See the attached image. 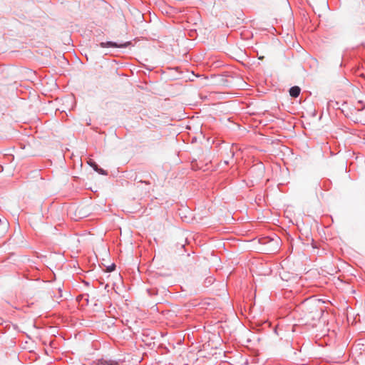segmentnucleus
Returning a JSON list of instances; mask_svg holds the SVG:
<instances>
[{"label":"nucleus","mask_w":365,"mask_h":365,"mask_svg":"<svg viewBox=\"0 0 365 365\" xmlns=\"http://www.w3.org/2000/svg\"><path fill=\"white\" fill-rule=\"evenodd\" d=\"M91 166L94 168L96 171H98V165L96 163L91 164Z\"/></svg>","instance_id":"0eeeda50"},{"label":"nucleus","mask_w":365,"mask_h":365,"mask_svg":"<svg viewBox=\"0 0 365 365\" xmlns=\"http://www.w3.org/2000/svg\"><path fill=\"white\" fill-rule=\"evenodd\" d=\"M297 309L300 314V320L312 326L315 325L324 312L319 300H306Z\"/></svg>","instance_id":"f257e3e1"},{"label":"nucleus","mask_w":365,"mask_h":365,"mask_svg":"<svg viewBox=\"0 0 365 365\" xmlns=\"http://www.w3.org/2000/svg\"><path fill=\"white\" fill-rule=\"evenodd\" d=\"M99 365H118V362L113 361L109 362L107 361H104L99 362Z\"/></svg>","instance_id":"39448f33"},{"label":"nucleus","mask_w":365,"mask_h":365,"mask_svg":"<svg viewBox=\"0 0 365 365\" xmlns=\"http://www.w3.org/2000/svg\"><path fill=\"white\" fill-rule=\"evenodd\" d=\"M97 172L102 175H106V172L101 168H98V171H97Z\"/></svg>","instance_id":"6e6552de"},{"label":"nucleus","mask_w":365,"mask_h":365,"mask_svg":"<svg viewBox=\"0 0 365 365\" xmlns=\"http://www.w3.org/2000/svg\"><path fill=\"white\" fill-rule=\"evenodd\" d=\"M300 88L299 86H293L289 89V94L292 97L297 98L300 93Z\"/></svg>","instance_id":"7ed1b4c3"},{"label":"nucleus","mask_w":365,"mask_h":365,"mask_svg":"<svg viewBox=\"0 0 365 365\" xmlns=\"http://www.w3.org/2000/svg\"><path fill=\"white\" fill-rule=\"evenodd\" d=\"M322 6H324V9H327L328 6L327 3L326 1L322 2Z\"/></svg>","instance_id":"9b49d317"},{"label":"nucleus","mask_w":365,"mask_h":365,"mask_svg":"<svg viewBox=\"0 0 365 365\" xmlns=\"http://www.w3.org/2000/svg\"><path fill=\"white\" fill-rule=\"evenodd\" d=\"M114 267H115V265L113 264L111 267H109L108 268V269L109 272H111V271H113L114 269Z\"/></svg>","instance_id":"9d476101"},{"label":"nucleus","mask_w":365,"mask_h":365,"mask_svg":"<svg viewBox=\"0 0 365 365\" xmlns=\"http://www.w3.org/2000/svg\"><path fill=\"white\" fill-rule=\"evenodd\" d=\"M237 168L236 167V168L233 170V171H232V175H234V176H237V174H235V171H237Z\"/></svg>","instance_id":"1a4fd4ad"},{"label":"nucleus","mask_w":365,"mask_h":365,"mask_svg":"<svg viewBox=\"0 0 365 365\" xmlns=\"http://www.w3.org/2000/svg\"><path fill=\"white\" fill-rule=\"evenodd\" d=\"M235 148H235V145H232V148H231V151H232V153H233V154H232V155L234 156L235 155H237V157L240 156V152H237H237L235 153V152H234V149H235Z\"/></svg>","instance_id":"423d86ee"},{"label":"nucleus","mask_w":365,"mask_h":365,"mask_svg":"<svg viewBox=\"0 0 365 365\" xmlns=\"http://www.w3.org/2000/svg\"><path fill=\"white\" fill-rule=\"evenodd\" d=\"M365 108V104H364L361 100H359L357 101V105L355 106V109L356 110H362Z\"/></svg>","instance_id":"20e7f679"},{"label":"nucleus","mask_w":365,"mask_h":365,"mask_svg":"<svg viewBox=\"0 0 365 365\" xmlns=\"http://www.w3.org/2000/svg\"><path fill=\"white\" fill-rule=\"evenodd\" d=\"M130 44V42H129V41L125 42V43H115L113 41H108L106 43H104V42L101 43L100 46L103 48L107 47V46L114 47V48H125Z\"/></svg>","instance_id":"f03ea898"}]
</instances>
